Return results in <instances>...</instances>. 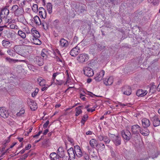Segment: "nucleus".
<instances>
[{
  "label": "nucleus",
  "mask_w": 160,
  "mask_h": 160,
  "mask_svg": "<svg viewBox=\"0 0 160 160\" xmlns=\"http://www.w3.org/2000/svg\"><path fill=\"white\" fill-rule=\"evenodd\" d=\"M111 139L116 146H118L121 144L122 140L120 136L112 135Z\"/></svg>",
  "instance_id": "nucleus-1"
},
{
  "label": "nucleus",
  "mask_w": 160,
  "mask_h": 160,
  "mask_svg": "<svg viewBox=\"0 0 160 160\" xmlns=\"http://www.w3.org/2000/svg\"><path fill=\"white\" fill-rule=\"evenodd\" d=\"M121 134L123 138L127 141H129L132 137L131 132L128 130H122L121 131Z\"/></svg>",
  "instance_id": "nucleus-2"
},
{
  "label": "nucleus",
  "mask_w": 160,
  "mask_h": 160,
  "mask_svg": "<svg viewBox=\"0 0 160 160\" xmlns=\"http://www.w3.org/2000/svg\"><path fill=\"white\" fill-rule=\"evenodd\" d=\"M84 74L88 77H91L94 75V72L92 69L90 68L86 67L83 69Z\"/></svg>",
  "instance_id": "nucleus-3"
},
{
  "label": "nucleus",
  "mask_w": 160,
  "mask_h": 160,
  "mask_svg": "<svg viewBox=\"0 0 160 160\" xmlns=\"http://www.w3.org/2000/svg\"><path fill=\"white\" fill-rule=\"evenodd\" d=\"M75 153L76 156L78 158H81L83 155V153L80 147L78 145H76L74 147Z\"/></svg>",
  "instance_id": "nucleus-4"
},
{
  "label": "nucleus",
  "mask_w": 160,
  "mask_h": 160,
  "mask_svg": "<svg viewBox=\"0 0 160 160\" xmlns=\"http://www.w3.org/2000/svg\"><path fill=\"white\" fill-rule=\"evenodd\" d=\"M68 153L70 160H74L75 158L76 154L75 150L72 148H71L68 150Z\"/></svg>",
  "instance_id": "nucleus-5"
},
{
  "label": "nucleus",
  "mask_w": 160,
  "mask_h": 160,
  "mask_svg": "<svg viewBox=\"0 0 160 160\" xmlns=\"http://www.w3.org/2000/svg\"><path fill=\"white\" fill-rule=\"evenodd\" d=\"M105 74V71L103 70H102L98 72L94 78V79L97 82H99L101 81Z\"/></svg>",
  "instance_id": "nucleus-6"
},
{
  "label": "nucleus",
  "mask_w": 160,
  "mask_h": 160,
  "mask_svg": "<svg viewBox=\"0 0 160 160\" xmlns=\"http://www.w3.org/2000/svg\"><path fill=\"white\" fill-rule=\"evenodd\" d=\"M9 115L8 111H7L4 107L0 108V116L4 118H7Z\"/></svg>",
  "instance_id": "nucleus-7"
},
{
  "label": "nucleus",
  "mask_w": 160,
  "mask_h": 160,
  "mask_svg": "<svg viewBox=\"0 0 160 160\" xmlns=\"http://www.w3.org/2000/svg\"><path fill=\"white\" fill-rule=\"evenodd\" d=\"M88 58L87 54H80L78 57L77 60L80 62L83 63L87 61Z\"/></svg>",
  "instance_id": "nucleus-8"
},
{
  "label": "nucleus",
  "mask_w": 160,
  "mask_h": 160,
  "mask_svg": "<svg viewBox=\"0 0 160 160\" xmlns=\"http://www.w3.org/2000/svg\"><path fill=\"white\" fill-rule=\"evenodd\" d=\"M141 129V127L138 125H133L131 128V132L132 134H139V131Z\"/></svg>",
  "instance_id": "nucleus-9"
},
{
  "label": "nucleus",
  "mask_w": 160,
  "mask_h": 160,
  "mask_svg": "<svg viewBox=\"0 0 160 160\" xmlns=\"http://www.w3.org/2000/svg\"><path fill=\"white\" fill-rule=\"evenodd\" d=\"M122 91L123 92V94L129 95L131 93V88L129 86H125L122 88Z\"/></svg>",
  "instance_id": "nucleus-10"
},
{
  "label": "nucleus",
  "mask_w": 160,
  "mask_h": 160,
  "mask_svg": "<svg viewBox=\"0 0 160 160\" xmlns=\"http://www.w3.org/2000/svg\"><path fill=\"white\" fill-rule=\"evenodd\" d=\"M79 48L76 46L71 50L70 52V54L72 56L75 57L79 53Z\"/></svg>",
  "instance_id": "nucleus-11"
},
{
  "label": "nucleus",
  "mask_w": 160,
  "mask_h": 160,
  "mask_svg": "<svg viewBox=\"0 0 160 160\" xmlns=\"http://www.w3.org/2000/svg\"><path fill=\"white\" fill-rule=\"evenodd\" d=\"M98 139L100 141H104L106 144L109 143L110 139L106 136H104L102 135H100L98 136Z\"/></svg>",
  "instance_id": "nucleus-12"
},
{
  "label": "nucleus",
  "mask_w": 160,
  "mask_h": 160,
  "mask_svg": "<svg viewBox=\"0 0 160 160\" xmlns=\"http://www.w3.org/2000/svg\"><path fill=\"white\" fill-rule=\"evenodd\" d=\"M73 42L70 43V41H60L59 44L62 47L67 48L69 45H72Z\"/></svg>",
  "instance_id": "nucleus-13"
},
{
  "label": "nucleus",
  "mask_w": 160,
  "mask_h": 160,
  "mask_svg": "<svg viewBox=\"0 0 160 160\" xmlns=\"http://www.w3.org/2000/svg\"><path fill=\"white\" fill-rule=\"evenodd\" d=\"M9 13V10L7 8H4L2 9L1 12L0 13V16L1 18H4L8 15Z\"/></svg>",
  "instance_id": "nucleus-14"
},
{
  "label": "nucleus",
  "mask_w": 160,
  "mask_h": 160,
  "mask_svg": "<svg viewBox=\"0 0 160 160\" xmlns=\"http://www.w3.org/2000/svg\"><path fill=\"white\" fill-rule=\"evenodd\" d=\"M34 60L36 63L38 64L39 66H42L44 64L43 60L40 57H36L34 58Z\"/></svg>",
  "instance_id": "nucleus-15"
},
{
  "label": "nucleus",
  "mask_w": 160,
  "mask_h": 160,
  "mask_svg": "<svg viewBox=\"0 0 160 160\" xmlns=\"http://www.w3.org/2000/svg\"><path fill=\"white\" fill-rule=\"evenodd\" d=\"M142 126L144 128H147L150 126V121L147 118H143L142 120Z\"/></svg>",
  "instance_id": "nucleus-16"
},
{
  "label": "nucleus",
  "mask_w": 160,
  "mask_h": 160,
  "mask_svg": "<svg viewBox=\"0 0 160 160\" xmlns=\"http://www.w3.org/2000/svg\"><path fill=\"white\" fill-rule=\"evenodd\" d=\"M153 125L155 127L160 125V121L157 116L153 117L152 119Z\"/></svg>",
  "instance_id": "nucleus-17"
},
{
  "label": "nucleus",
  "mask_w": 160,
  "mask_h": 160,
  "mask_svg": "<svg viewBox=\"0 0 160 160\" xmlns=\"http://www.w3.org/2000/svg\"><path fill=\"white\" fill-rule=\"evenodd\" d=\"M147 92H148L146 90L139 89L136 92V94L138 97H143L146 95Z\"/></svg>",
  "instance_id": "nucleus-18"
},
{
  "label": "nucleus",
  "mask_w": 160,
  "mask_h": 160,
  "mask_svg": "<svg viewBox=\"0 0 160 160\" xmlns=\"http://www.w3.org/2000/svg\"><path fill=\"white\" fill-rule=\"evenodd\" d=\"M103 82L104 84L107 86L111 85L112 83L113 82L112 77H109L108 78H106Z\"/></svg>",
  "instance_id": "nucleus-19"
},
{
  "label": "nucleus",
  "mask_w": 160,
  "mask_h": 160,
  "mask_svg": "<svg viewBox=\"0 0 160 160\" xmlns=\"http://www.w3.org/2000/svg\"><path fill=\"white\" fill-rule=\"evenodd\" d=\"M49 156L51 158L50 160H60L59 159L57 154L55 152L51 153Z\"/></svg>",
  "instance_id": "nucleus-20"
},
{
  "label": "nucleus",
  "mask_w": 160,
  "mask_h": 160,
  "mask_svg": "<svg viewBox=\"0 0 160 160\" xmlns=\"http://www.w3.org/2000/svg\"><path fill=\"white\" fill-rule=\"evenodd\" d=\"M89 144L91 147L95 148V146L97 147L98 142L97 141L94 139H92L89 142Z\"/></svg>",
  "instance_id": "nucleus-21"
},
{
  "label": "nucleus",
  "mask_w": 160,
  "mask_h": 160,
  "mask_svg": "<svg viewBox=\"0 0 160 160\" xmlns=\"http://www.w3.org/2000/svg\"><path fill=\"white\" fill-rule=\"evenodd\" d=\"M12 42H10L9 41H2V44L3 46L5 48H8L12 45Z\"/></svg>",
  "instance_id": "nucleus-22"
},
{
  "label": "nucleus",
  "mask_w": 160,
  "mask_h": 160,
  "mask_svg": "<svg viewBox=\"0 0 160 160\" xmlns=\"http://www.w3.org/2000/svg\"><path fill=\"white\" fill-rule=\"evenodd\" d=\"M48 51H49L47 49H43L42 50L41 53V56L43 58H47L48 57V54H49Z\"/></svg>",
  "instance_id": "nucleus-23"
},
{
  "label": "nucleus",
  "mask_w": 160,
  "mask_h": 160,
  "mask_svg": "<svg viewBox=\"0 0 160 160\" xmlns=\"http://www.w3.org/2000/svg\"><path fill=\"white\" fill-rule=\"evenodd\" d=\"M156 86L153 84L151 85L150 87L149 92V93L150 94H152L156 91Z\"/></svg>",
  "instance_id": "nucleus-24"
},
{
  "label": "nucleus",
  "mask_w": 160,
  "mask_h": 160,
  "mask_svg": "<svg viewBox=\"0 0 160 160\" xmlns=\"http://www.w3.org/2000/svg\"><path fill=\"white\" fill-rule=\"evenodd\" d=\"M145 130H143L140 129V132L142 135L144 136H147L149 135V130L147 129V128H145Z\"/></svg>",
  "instance_id": "nucleus-25"
},
{
  "label": "nucleus",
  "mask_w": 160,
  "mask_h": 160,
  "mask_svg": "<svg viewBox=\"0 0 160 160\" xmlns=\"http://www.w3.org/2000/svg\"><path fill=\"white\" fill-rule=\"evenodd\" d=\"M34 22L38 25H41V22L39 18L37 16H35L34 18Z\"/></svg>",
  "instance_id": "nucleus-26"
},
{
  "label": "nucleus",
  "mask_w": 160,
  "mask_h": 160,
  "mask_svg": "<svg viewBox=\"0 0 160 160\" xmlns=\"http://www.w3.org/2000/svg\"><path fill=\"white\" fill-rule=\"evenodd\" d=\"M47 11L49 13L51 14L52 12V5L51 3H48L47 5Z\"/></svg>",
  "instance_id": "nucleus-27"
},
{
  "label": "nucleus",
  "mask_w": 160,
  "mask_h": 160,
  "mask_svg": "<svg viewBox=\"0 0 160 160\" xmlns=\"http://www.w3.org/2000/svg\"><path fill=\"white\" fill-rule=\"evenodd\" d=\"M27 52L25 49H22L21 52H19L20 55L24 57H27L28 56L27 53Z\"/></svg>",
  "instance_id": "nucleus-28"
},
{
  "label": "nucleus",
  "mask_w": 160,
  "mask_h": 160,
  "mask_svg": "<svg viewBox=\"0 0 160 160\" xmlns=\"http://www.w3.org/2000/svg\"><path fill=\"white\" fill-rule=\"evenodd\" d=\"M25 49L27 52V53L28 56L32 52V48L31 46H28Z\"/></svg>",
  "instance_id": "nucleus-29"
},
{
  "label": "nucleus",
  "mask_w": 160,
  "mask_h": 160,
  "mask_svg": "<svg viewBox=\"0 0 160 160\" xmlns=\"http://www.w3.org/2000/svg\"><path fill=\"white\" fill-rule=\"evenodd\" d=\"M50 22V20L49 19L48 21V22ZM41 24L42 25L43 28L44 29L46 30L47 29L49 26V23L46 22H42V23H41Z\"/></svg>",
  "instance_id": "nucleus-30"
},
{
  "label": "nucleus",
  "mask_w": 160,
  "mask_h": 160,
  "mask_svg": "<svg viewBox=\"0 0 160 160\" xmlns=\"http://www.w3.org/2000/svg\"><path fill=\"white\" fill-rule=\"evenodd\" d=\"M29 106L30 108L32 110L35 111L37 108V107L36 105V103H34L33 104H29Z\"/></svg>",
  "instance_id": "nucleus-31"
},
{
  "label": "nucleus",
  "mask_w": 160,
  "mask_h": 160,
  "mask_svg": "<svg viewBox=\"0 0 160 160\" xmlns=\"http://www.w3.org/2000/svg\"><path fill=\"white\" fill-rule=\"evenodd\" d=\"M88 118V116L87 115H85L82 118L81 122L82 125L84 124L85 122L87 121Z\"/></svg>",
  "instance_id": "nucleus-32"
},
{
  "label": "nucleus",
  "mask_w": 160,
  "mask_h": 160,
  "mask_svg": "<svg viewBox=\"0 0 160 160\" xmlns=\"http://www.w3.org/2000/svg\"><path fill=\"white\" fill-rule=\"evenodd\" d=\"M40 81L39 80H38V81L39 82V85L41 86H48V85H45V80L44 79H40Z\"/></svg>",
  "instance_id": "nucleus-33"
},
{
  "label": "nucleus",
  "mask_w": 160,
  "mask_h": 160,
  "mask_svg": "<svg viewBox=\"0 0 160 160\" xmlns=\"http://www.w3.org/2000/svg\"><path fill=\"white\" fill-rule=\"evenodd\" d=\"M18 34L22 38H25L26 37L25 33L21 31H19L18 32Z\"/></svg>",
  "instance_id": "nucleus-34"
},
{
  "label": "nucleus",
  "mask_w": 160,
  "mask_h": 160,
  "mask_svg": "<svg viewBox=\"0 0 160 160\" xmlns=\"http://www.w3.org/2000/svg\"><path fill=\"white\" fill-rule=\"evenodd\" d=\"M57 155L59 157V159L61 160V158L64 157L65 156L64 154V152L57 153Z\"/></svg>",
  "instance_id": "nucleus-35"
},
{
  "label": "nucleus",
  "mask_w": 160,
  "mask_h": 160,
  "mask_svg": "<svg viewBox=\"0 0 160 160\" xmlns=\"http://www.w3.org/2000/svg\"><path fill=\"white\" fill-rule=\"evenodd\" d=\"M49 142V139H45L42 142V145L44 147H46L47 146V145L48 144V143Z\"/></svg>",
  "instance_id": "nucleus-36"
},
{
  "label": "nucleus",
  "mask_w": 160,
  "mask_h": 160,
  "mask_svg": "<svg viewBox=\"0 0 160 160\" xmlns=\"http://www.w3.org/2000/svg\"><path fill=\"white\" fill-rule=\"evenodd\" d=\"M32 33L33 34V36L35 37L39 38L40 37V35L39 32L36 30H33L32 31Z\"/></svg>",
  "instance_id": "nucleus-37"
},
{
  "label": "nucleus",
  "mask_w": 160,
  "mask_h": 160,
  "mask_svg": "<svg viewBox=\"0 0 160 160\" xmlns=\"http://www.w3.org/2000/svg\"><path fill=\"white\" fill-rule=\"evenodd\" d=\"M32 9L34 12L38 11V6L37 4H34L32 7Z\"/></svg>",
  "instance_id": "nucleus-38"
},
{
  "label": "nucleus",
  "mask_w": 160,
  "mask_h": 160,
  "mask_svg": "<svg viewBox=\"0 0 160 160\" xmlns=\"http://www.w3.org/2000/svg\"><path fill=\"white\" fill-rule=\"evenodd\" d=\"M22 49H21V47L18 46V47L16 48L15 49V51L18 54L20 55V53H19V52H21L22 51Z\"/></svg>",
  "instance_id": "nucleus-39"
},
{
  "label": "nucleus",
  "mask_w": 160,
  "mask_h": 160,
  "mask_svg": "<svg viewBox=\"0 0 160 160\" xmlns=\"http://www.w3.org/2000/svg\"><path fill=\"white\" fill-rule=\"evenodd\" d=\"M27 66L29 69L30 70L34 71L35 69V67L34 66L31 64H28L27 65Z\"/></svg>",
  "instance_id": "nucleus-40"
},
{
  "label": "nucleus",
  "mask_w": 160,
  "mask_h": 160,
  "mask_svg": "<svg viewBox=\"0 0 160 160\" xmlns=\"http://www.w3.org/2000/svg\"><path fill=\"white\" fill-rule=\"evenodd\" d=\"M6 59L7 61H8L10 62H15L18 61V60L13 59L8 57L6 58Z\"/></svg>",
  "instance_id": "nucleus-41"
},
{
  "label": "nucleus",
  "mask_w": 160,
  "mask_h": 160,
  "mask_svg": "<svg viewBox=\"0 0 160 160\" xmlns=\"http://www.w3.org/2000/svg\"><path fill=\"white\" fill-rule=\"evenodd\" d=\"M25 112L24 110L23 109H22L21 110L17 113V116H21L22 114H23Z\"/></svg>",
  "instance_id": "nucleus-42"
},
{
  "label": "nucleus",
  "mask_w": 160,
  "mask_h": 160,
  "mask_svg": "<svg viewBox=\"0 0 160 160\" xmlns=\"http://www.w3.org/2000/svg\"><path fill=\"white\" fill-rule=\"evenodd\" d=\"M100 147H102V148L104 149L105 148V146L104 144L102 143H98L97 145V148H98Z\"/></svg>",
  "instance_id": "nucleus-43"
},
{
  "label": "nucleus",
  "mask_w": 160,
  "mask_h": 160,
  "mask_svg": "<svg viewBox=\"0 0 160 160\" xmlns=\"http://www.w3.org/2000/svg\"><path fill=\"white\" fill-rule=\"evenodd\" d=\"M18 7L17 5H14L13 6L11 10L13 12L16 11L18 9Z\"/></svg>",
  "instance_id": "nucleus-44"
},
{
  "label": "nucleus",
  "mask_w": 160,
  "mask_h": 160,
  "mask_svg": "<svg viewBox=\"0 0 160 160\" xmlns=\"http://www.w3.org/2000/svg\"><path fill=\"white\" fill-rule=\"evenodd\" d=\"M94 148H92V147H90V146H88L87 147V148L88 150V152L89 154L92 153V152L93 151V149Z\"/></svg>",
  "instance_id": "nucleus-45"
},
{
  "label": "nucleus",
  "mask_w": 160,
  "mask_h": 160,
  "mask_svg": "<svg viewBox=\"0 0 160 160\" xmlns=\"http://www.w3.org/2000/svg\"><path fill=\"white\" fill-rule=\"evenodd\" d=\"M159 0H150L151 2V3H152L154 5L158 4L159 3Z\"/></svg>",
  "instance_id": "nucleus-46"
},
{
  "label": "nucleus",
  "mask_w": 160,
  "mask_h": 160,
  "mask_svg": "<svg viewBox=\"0 0 160 160\" xmlns=\"http://www.w3.org/2000/svg\"><path fill=\"white\" fill-rule=\"evenodd\" d=\"M97 46L98 48L100 49V50L103 49L105 47V46L104 45L100 44H98L97 45Z\"/></svg>",
  "instance_id": "nucleus-47"
},
{
  "label": "nucleus",
  "mask_w": 160,
  "mask_h": 160,
  "mask_svg": "<svg viewBox=\"0 0 160 160\" xmlns=\"http://www.w3.org/2000/svg\"><path fill=\"white\" fill-rule=\"evenodd\" d=\"M56 80L57 81L56 84L58 85H61L64 83V81L63 80Z\"/></svg>",
  "instance_id": "nucleus-48"
},
{
  "label": "nucleus",
  "mask_w": 160,
  "mask_h": 160,
  "mask_svg": "<svg viewBox=\"0 0 160 160\" xmlns=\"http://www.w3.org/2000/svg\"><path fill=\"white\" fill-rule=\"evenodd\" d=\"M90 154L91 155V156L93 158H97V152H95L94 151H92V153H91Z\"/></svg>",
  "instance_id": "nucleus-49"
},
{
  "label": "nucleus",
  "mask_w": 160,
  "mask_h": 160,
  "mask_svg": "<svg viewBox=\"0 0 160 160\" xmlns=\"http://www.w3.org/2000/svg\"><path fill=\"white\" fill-rule=\"evenodd\" d=\"M68 141L70 142V143L72 145H74V142L73 139L68 137L67 138Z\"/></svg>",
  "instance_id": "nucleus-50"
},
{
  "label": "nucleus",
  "mask_w": 160,
  "mask_h": 160,
  "mask_svg": "<svg viewBox=\"0 0 160 160\" xmlns=\"http://www.w3.org/2000/svg\"><path fill=\"white\" fill-rule=\"evenodd\" d=\"M18 27V26L14 24H11L9 25V28L12 29H14L16 28L17 29Z\"/></svg>",
  "instance_id": "nucleus-51"
},
{
  "label": "nucleus",
  "mask_w": 160,
  "mask_h": 160,
  "mask_svg": "<svg viewBox=\"0 0 160 160\" xmlns=\"http://www.w3.org/2000/svg\"><path fill=\"white\" fill-rule=\"evenodd\" d=\"M32 42L36 45H40L42 44L41 41H33Z\"/></svg>",
  "instance_id": "nucleus-52"
},
{
  "label": "nucleus",
  "mask_w": 160,
  "mask_h": 160,
  "mask_svg": "<svg viewBox=\"0 0 160 160\" xmlns=\"http://www.w3.org/2000/svg\"><path fill=\"white\" fill-rule=\"evenodd\" d=\"M83 156L85 160H89V157L88 154L83 152Z\"/></svg>",
  "instance_id": "nucleus-53"
},
{
  "label": "nucleus",
  "mask_w": 160,
  "mask_h": 160,
  "mask_svg": "<svg viewBox=\"0 0 160 160\" xmlns=\"http://www.w3.org/2000/svg\"><path fill=\"white\" fill-rule=\"evenodd\" d=\"M59 73L58 72H56L54 73L52 75V79L54 81L56 77L59 74Z\"/></svg>",
  "instance_id": "nucleus-54"
},
{
  "label": "nucleus",
  "mask_w": 160,
  "mask_h": 160,
  "mask_svg": "<svg viewBox=\"0 0 160 160\" xmlns=\"http://www.w3.org/2000/svg\"><path fill=\"white\" fill-rule=\"evenodd\" d=\"M38 89H36L35 91L32 94V97H34L37 94L38 92Z\"/></svg>",
  "instance_id": "nucleus-55"
},
{
  "label": "nucleus",
  "mask_w": 160,
  "mask_h": 160,
  "mask_svg": "<svg viewBox=\"0 0 160 160\" xmlns=\"http://www.w3.org/2000/svg\"><path fill=\"white\" fill-rule=\"evenodd\" d=\"M38 10L39 12V11H42V12L44 11V13L45 14V17H46V11L45 10L44 8H43V7H40L38 8Z\"/></svg>",
  "instance_id": "nucleus-56"
},
{
  "label": "nucleus",
  "mask_w": 160,
  "mask_h": 160,
  "mask_svg": "<svg viewBox=\"0 0 160 160\" xmlns=\"http://www.w3.org/2000/svg\"><path fill=\"white\" fill-rule=\"evenodd\" d=\"M77 110L76 112L75 113V115L76 116H78L79 114L81 113L82 111L81 109H76Z\"/></svg>",
  "instance_id": "nucleus-57"
},
{
  "label": "nucleus",
  "mask_w": 160,
  "mask_h": 160,
  "mask_svg": "<svg viewBox=\"0 0 160 160\" xmlns=\"http://www.w3.org/2000/svg\"><path fill=\"white\" fill-rule=\"evenodd\" d=\"M53 53L56 55L58 54V55L61 56L60 52L58 49H56L54 51Z\"/></svg>",
  "instance_id": "nucleus-58"
},
{
  "label": "nucleus",
  "mask_w": 160,
  "mask_h": 160,
  "mask_svg": "<svg viewBox=\"0 0 160 160\" xmlns=\"http://www.w3.org/2000/svg\"><path fill=\"white\" fill-rule=\"evenodd\" d=\"M28 153H25L22 156L21 159L22 160H25V159L28 157Z\"/></svg>",
  "instance_id": "nucleus-59"
},
{
  "label": "nucleus",
  "mask_w": 160,
  "mask_h": 160,
  "mask_svg": "<svg viewBox=\"0 0 160 160\" xmlns=\"http://www.w3.org/2000/svg\"><path fill=\"white\" fill-rule=\"evenodd\" d=\"M88 92L89 93L88 94H87L88 95H89L91 97H92V98H93L94 97L93 96H96V97H100V96H97L96 95H95V94H93L92 92Z\"/></svg>",
  "instance_id": "nucleus-60"
},
{
  "label": "nucleus",
  "mask_w": 160,
  "mask_h": 160,
  "mask_svg": "<svg viewBox=\"0 0 160 160\" xmlns=\"http://www.w3.org/2000/svg\"><path fill=\"white\" fill-rule=\"evenodd\" d=\"M64 151V150H63V148L62 147H60L57 150V153L58 152H63Z\"/></svg>",
  "instance_id": "nucleus-61"
},
{
  "label": "nucleus",
  "mask_w": 160,
  "mask_h": 160,
  "mask_svg": "<svg viewBox=\"0 0 160 160\" xmlns=\"http://www.w3.org/2000/svg\"><path fill=\"white\" fill-rule=\"evenodd\" d=\"M49 123V121L48 120L46 121V122L43 125V128H46L48 126Z\"/></svg>",
  "instance_id": "nucleus-62"
},
{
  "label": "nucleus",
  "mask_w": 160,
  "mask_h": 160,
  "mask_svg": "<svg viewBox=\"0 0 160 160\" xmlns=\"http://www.w3.org/2000/svg\"><path fill=\"white\" fill-rule=\"evenodd\" d=\"M111 153L112 157H116V154L112 149H111Z\"/></svg>",
  "instance_id": "nucleus-63"
},
{
  "label": "nucleus",
  "mask_w": 160,
  "mask_h": 160,
  "mask_svg": "<svg viewBox=\"0 0 160 160\" xmlns=\"http://www.w3.org/2000/svg\"><path fill=\"white\" fill-rule=\"evenodd\" d=\"M62 160H70L68 156H65L62 158Z\"/></svg>",
  "instance_id": "nucleus-64"
}]
</instances>
